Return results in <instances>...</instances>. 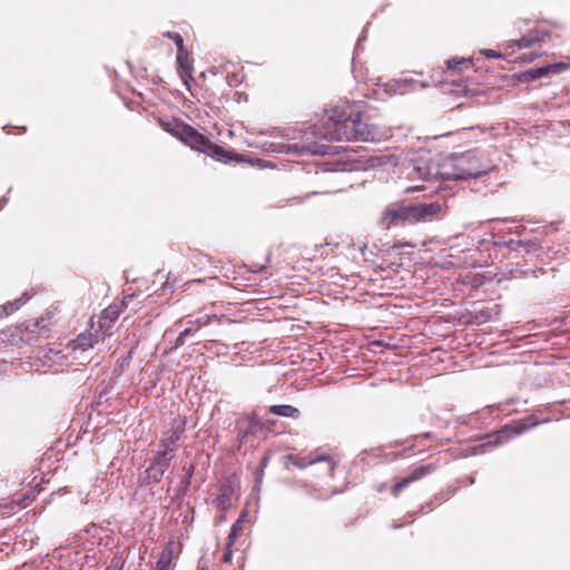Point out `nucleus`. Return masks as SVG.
Wrapping results in <instances>:
<instances>
[{"instance_id": "obj_24", "label": "nucleus", "mask_w": 570, "mask_h": 570, "mask_svg": "<svg viewBox=\"0 0 570 570\" xmlns=\"http://www.w3.org/2000/svg\"><path fill=\"white\" fill-rule=\"evenodd\" d=\"M197 331H199V328L195 324H189V326L181 331L179 336L176 338L175 347L184 345L186 337L196 333Z\"/></svg>"}, {"instance_id": "obj_32", "label": "nucleus", "mask_w": 570, "mask_h": 570, "mask_svg": "<svg viewBox=\"0 0 570 570\" xmlns=\"http://www.w3.org/2000/svg\"><path fill=\"white\" fill-rule=\"evenodd\" d=\"M175 35H178L177 32H171V31H167L164 33L165 37L169 38L173 40V37H175Z\"/></svg>"}, {"instance_id": "obj_30", "label": "nucleus", "mask_w": 570, "mask_h": 570, "mask_svg": "<svg viewBox=\"0 0 570 570\" xmlns=\"http://www.w3.org/2000/svg\"><path fill=\"white\" fill-rule=\"evenodd\" d=\"M268 461H269V454H268V453H266V454L262 458V460H261V468H262V470L267 465Z\"/></svg>"}, {"instance_id": "obj_3", "label": "nucleus", "mask_w": 570, "mask_h": 570, "mask_svg": "<svg viewBox=\"0 0 570 570\" xmlns=\"http://www.w3.org/2000/svg\"><path fill=\"white\" fill-rule=\"evenodd\" d=\"M160 126L165 131L178 138L190 148L204 153L218 161L236 160L240 163L244 160L243 156L225 150L188 124L173 119L168 121L161 120Z\"/></svg>"}, {"instance_id": "obj_13", "label": "nucleus", "mask_w": 570, "mask_h": 570, "mask_svg": "<svg viewBox=\"0 0 570 570\" xmlns=\"http://www.w3.org/2000/svg\"><path fill=\"white\" fill-rule=\"evenodd\" d=\"M568 67L569 65L564 62L551 63L543 67L529 69L523 73V77L527 80H535L542 77H548L549 75L552 73H560L564 71Z\"/></svg>"}, {"instance_id": "obj_29", "label": "nucleus", "mask_w": 570, "mask_h": 570, "mask_svg": "<svg viewBox=\"0 0 570 570\" xmlns=\"http://www.w3.org/2000/svg\"><path fill=\"white\" fill-rule=\"evenodd\" d=\"M173 41L175 42V45L177 46V53H184V52H187L185 50V46H184V39L183 37L178 33V35H175V37H173Z\"/></svg>"}, {"instance_id": "obj_1", "label": "nucleus", "mask_w": 570, "mask_h": 570, "mask_svg": "<svg viewBox=\"0 0 570 570\" xmlns=\"http://www.w3.org/2000/svg\"><path fill=\"white\" fill-rule=\"evenodd\" d=\"M322 136L327 140H381L383 134L355 104L345 101L326 110Z\"/></svg>"}, {"instance_id": "obj_7", "label": "nucleus", "mask_w": 570, "mask_h": 570, "mask_svg": "<svg viewBox=\"0 0 570 570\" xmlns=\"http://www.w3.org/2000/svg\"><path fill=\"white\" fill-rule=\"evenodd\" d=\"M236 439L237 448L240 449L243 445L254 444V438L259 430V422L252 415H242L236 421Z\"/></svg>"}, {"instance_id": "obj_6", "label": "nucleus", "mask_w": 570, "mask_h": 570, "mask_svg": "<svg viewBox=\"0 0 570 570\" xmlns=\"http://www.w3.org/2000/svg\"><path fill=\"white\" fill-rule=\"evenodd\" d=\"M134 299V296H126L120 303H112L108 307H106L99 317L98 324H99V333L104 337L111 336V328L115 324V322L120 316L122 308L125 306H128V304Z\"/></svg>"}, {"instance_id": "obj_23", "label": "nucleus", "mask_w": 570, "mask_h": 570, "mask_svg": "<svg viewBox=\"0 0 570 570\" xmlns=\"http://www.w3.org/2000/svg\"><path fill=\"white\" fill-rule=\"evenodd\" d=\"M537 423L531 422L530 419L521 420L518 422H514L513 424L507 426L508 431H512L514 435H519L523 432H525L531 426H534Z\"/></svg>"}, {"instance_id": "obj_16", "label": "nucleus", "mask_w": 570, "mask_h": 570, "mask_svg": "<svg viewBox=\"0 0 570 570\" xmlns=\"http://www.w3.org/2000/svg\"><path fill=\"white\" fill-rule=\"evenodd\" d=\"M547 37L546 32L539 30H530L527 35L521 37L519 40H513L512 42L519 48H529L537 42H541Z\"/></svg>"}, {"instance_id": "obj_9", "label": "nucleus", "mask_w": 570, "mask_h": 570, "mask_svg": "<svg viewBox=\"0 0 570 570\" xmlns=\"http://www.w3.org/2000/svg\"><path fill=\"white\" fill-rule=\"evenodd\" d=\"M89 325L90 328L88 331L80 333L75 340L69 342L68 346L72 352H85L92 348L95 344L105 338L98 330L94 331V317L90 318Z\"/></svg>"}, {"instance_id": "obj_20", "label": "nucleus", "mask_w": 570, "mask_h": 570, "mask_svg": "<svg viewBox=\"0 0 570 570\" xmlns=\"http://www.w3.org/2000/svg\"><path fill=\"white\" fill-rule=\"evenodd\" d=\"M246 512H243L238 519L233 523L230 532L227 537L229 541V546H234L236 543L237 538L244 532V523L246 519Z\"/></svg>"}, {"instance_id": "obj_28", "label": "nucleus", "mask_w": 570, "mask_h": 570, "mask_svg": "<svg viewBox=\"0 0 570 570\" xmlns=\"http://www.w3.org/2000/svg\"><path fill=\"white\" fill-rule=\"evenodd\" d=\"M232 547L233 546H229V541L227 540L226 542V547H225V550H224V553H223V557H222V561L224 563H230L232 560H233V550H232Z\"/></svg>"}, {"instance_id": "obj_10", "label": "nucleus", "mask_w": 570, "mask_h": 570, "mask_svg": "<svg viewBox=\"0 0 570 570\" xmlns=\"http://www.w3.org/2000/svg\"><path fill=\"white\" fill-rule=\"evenodd\" d=\"M434 471L433 464L420 465L415 468L407 476L401 479L391 488V494L397 498L401 492L415 481L423 479L425 475Z\"/></svg>"}, {"instance_id": "obj_14", "label": "nucleus", "mask_w": 570, "mask_h": 570, "mask_svg": "<svg viewBox=\"0 0 570 570\" xmlns=\"http://www.w3.org/2000/svg\"><path fill=\"white\" fill-rule=\"evenodd\" d=\"M174 542H168L161 550L158 561L153 570H171L174 567Z\"/></svg>"}, {"instance_id": "obj_27", "label": "nucleus", "mask_w": 570, "mask_h": 570, "mask_svg": "<svg viewBox=\"0 0 570 570\" xmlns=\"http://www.w3.org/2000/svg\"><path fill=\"white\" fill-rule=\"evenodd\" d=\"M212 318L213 317L209 315H202L196 320L189 321L188 324H195L200 330L203 326H207L208 324H210Z\"/></svg>"}, {"instance_id": "obj_21", "label": "nucleus", "mask_w": 570, "mask_h": 570, "mask_svg": "<svg viewBox=\"0 0 570 570\" xmlns=\"http://www.w3.org/2000/svg\"><path fill=\"white\" fill-rule=\"evenodd\" d=\"M233 490L229 487H222L220 493L214 500L217 509L226 511L230 507Z\"/></svg>"}, {"instance_id": "obj_35", "label": "nucleus", "mask_w": 570, "mask_h": 570, "mask_svg": "<svg viewBox=\"0 0 570 570\" xmlns=\"http://www.w3.org/2000/svg\"><path fill=\"white\" fill-rule=\"evenodd\" d=\"M198 570H207L205 567H200L198 568Z\"/></svg>"}, {"instance_id": "obj_31", "label": "nucleus", "mask_w": 570, "mask_h": 570, "mask_svg": "<svg viewBox=\"0 0 570 570\" xmlns=\"http://www.w3.org/2000/svg\"><path fill=\"white\" fill-rule=\"evenodd\" d=\"M484 55L487 57H498V55L493 50H491V49L490 50H485Z\"/></svg>"}, {"instance_id": "obj_4", "label": "nucleus", "mask_w": 570, "mask_h": 570, "mask_svg": "<svg viewBox=\"0 0 570 570\" xmlns=\"http://www.w3.org/2000/svg\"><path fill=\"white\" fill-rule=\"evenodd\" d=\"M188 271L195 277L187 282L186 285L216 278L219 266L208 255L195 250L190 254Z\"/></svg>"}, {"instance_id": "obj_26", "label": "nucleus", "mask_w": 570, "mask_h": 570, "mask_svg": "<svg viewBox=\"0 0 570 570\" xmlns=\"http://www.w3.org/2000/svg\"><path fill=\"white\" fill-rule=\"evenodd\" d=\"M194 465L193 464H189V465H185L183 468V471L185 473V476L181 481V484H183V488L184 490H186L189 485H190V479L193 476V473H194Z\"/></svg>"}, {"instance_id": "obj_25", "label": "nucleus", "mask_w": 570, "mask_h": 570, "mask_svg": "<svg viewBox=\"0 0 570 570\" xmlns=\"http://www.w3.org/2000/svg\"><path fill=\"white\" fill-rule=\"evenodd\" d=\"M165 471H166L165 469L156 466L150 463V465L146 470V473H147V476L149 480H151L154 482H159L161 480V478L164 476Z\"/></svg>"}, {"instance_id": "obj_5", "label": "nucleus", "mask_w": 570, "mask_h": 570, "mask_svg": "<svg viewBox=\"0 0 570 570\" xmlns=\"http://www.w3.org/2000/svg\"><path fill=\"white\" fill-rule=\"evenodd\" d=\"M453 173L448 174V177L453 179H469L479 177L481 174L487 173V169L476 155L472 151H468L460 157H456L453 161Z\"/></svg>"}, {"instance_id": "obj_12", "label": "nucleus", "mask_w": 570, "mask_h": 570, "mask_svg": "<svg viewBox=\"0 0 570 570\" xmlns=\"http://www.w3.org/2000/svg\"><path fill=\"white\" fill-rule=\"evenodd\" d=\"M177 72L188 90H190V81L194 80L193 58L189 52L177 53Z\"/></svg>"}, {"instance_id": "obj_18", "label": "nucleus", "mask_w": 570, "mask_h": 570, "mask_svg": "<svg viewBox=\"0 0 570 570\" xmlns=\"http://www.w3.org/2000/svg\"><path fill=\"white\" fill-rule=\"evenodd\" d=\"M268 412L284 417H293L296 419L299 416L301 412L297 407L288 404H281V405H271L268 407Z\"/></svg>"}, {"instance_id": "obj_15", "label": "nucleus", "mask_w": 570, "mask_h": 570, "mask_svg": "<svg viewBox=\"0 0 570 570\" xmlns=\"http://www.w3.org/2000/svg\"><path fill=\"white\" fill-rule=\"evenodd\" d=\"M435 174L432 173L429 165L422 159H416L413 163L409 177L413 180H431Z\"/></svg>"}, {"instance_id": "obj_33", "label": "nucleus", "mask_w": 570, "mask_h": 570, "mask_svg": "<svg viewBox=\"0 0 570 570\" xmlns=\"http://www.w3.org/2000/svg\"><path fill=\"white\" fill-rule=\"evenodd\" d=\"M419 189H421V187H419V186H415V187H407V188H406V191H407V193H410V191L419 190Z\"/></svg>"}, {"instance_id": "obj_19", "label": "nucleus", "mask_w": 570, "mask_h": 570, "mask_svg": "<svg viewBox=\"0 0 570 570\" xmlns=\"http://www.w3.org/2000/svg\"><path fill=\"white\" fill-rule=\"evenodd\" d=\"M176 454H174L173 450H165L160 448V450L156 453V455L151 460V464L163 468L167 470V468L170 464V461L175 458Z\"/></svg>"}, {"instance_id": "obj_34", "label": "nucleus", "mask_w": 570, "mask_h": 570, "mask_svg": "<svg viewBox=\"0 0 570 570\" xmlns=\"http://www.w3.org/2000/svg\"><path fill=\"white\" fill-rule=\"evenodd\" d=\"M21 131L22 132H26L27 131V128L26 127H20Z\"/></svg>"}, {"instance_id": "obj_11", "label": "nucleus", "mask_w": 570, "mask_h": 570, "mask_svg": "<svg viewBox=\"0 0 570 570\" xmlns=\"http://www.w3.org/2000/svg\"><path fill=\"white\" fill-rule=\"evenodd\" d=\"M289 460L293 463V465H295V466H297L299 469H304L307 465H312V464H315V463L323 462V463H325L326 472L330 475H333L334 469H335V465H336V463L334 462V460L330 455H316V454H313V453L309 454L308 456H304V458H301V456H289Z\"/></svg>"}, {"instance_id": "obj_8", "label": "nucleus", "mask_w": 570, "mask_h": 570, "mask_svg": "<svg viewBox=\"0 0 570 570\" xmlns=\"http://www.w3.org/2000/svg\"><path fill=\"white\" fill-rule=\"evenodd\" d=\"M187 420L185 416L175 417L170 423V430L166 432L160 440L159 446L167 450H173L174 454L177 451V442L181 439L186 430Z\"/></svg>"}, {"instance_id": "obj_2", "label": "nucleus", "mask_w": 570, "mask_h": 570, "mask_svg": "<svg viewBox=\"0 0 570 570\" xmlns=\"http://www.w3.org/2000/svg\"><path fill=\"white\" fill-rule=\"evenodd\" d=\"M445 204L440 202L417 204H391L382 213L380 225L390 229L400 224H417L431 222L445 214Z\"/></svg>"}, {"instance_id": "obj_17", "label": "nucleus", "mask_w": 570, "mask_h": 570, "mask_svg": "<svg viewBox=\"0 0 570 570\" xmlns=\"http://www.w3.org/2000/svg\"><path fill=\"white\" fill-rule=\"evenodd\" d=\"M29 299H30V296L27 293H24L21 297L1 305L0 306V318L11 315L16 311H18Z\"/></svg>"}, {"instance_id": "obj_22", "label": "nucleus", "mask_w": 570, "mask_h": 570, "mask_svg": "<svg viewBox=\"0 0 570 570\" xmlns=\"http://www.w3.org/2000/svg\"><path fill=\"white\" fill-rule=\"evenodd\" d=\"M446 66L449 70L462 71L463 69L471 68L472 62L471 60L464 58H452L446 61Z\"/></svg>"}]
</instances>
